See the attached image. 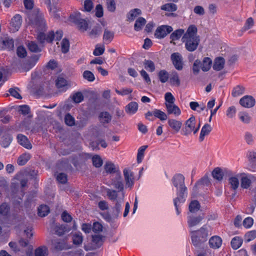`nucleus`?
I'll use <instances>...</instances> for the list:
<instances>
[{
	"label": "nucleus",
	"mask_w": 256,
	"mask_h": 256,
	"mask_svg": "<svg viewBox=\"0 0 256 256\" xmlns=\"http://www.w3.org/2000/svg\"><path fill=\"white\" fill-rule=\"evenodd\" d=\"M173 184L177 188V197L174 200V203L178 215L180 213V206L184 202L185 194H186L187 188L184 185V177L181 174H178L172 178Z\"/></svg>",
	"instance_id": "f257e3e1"
},
{
	"label": "nucleus",
	"mask_w": 256,
	"mask_h": 256,
	"mask_svg": "<svg viewBox=\"0 0 256 256\" xmlns=\"http://www.w3.org/2000/svg\"><path fill=\"white\" fill-rule=\"evenodd\" d=\"M182 40L188 51L192 52L196 50L200 42V37L197 35L196 27L193 24L189 26Z\"/></svg>",
	"instance_id": "f03ea898"
},
{
	"label": "nucleus",
	"mask_w": 256,
	"mask_h": 256,
	"mask_svg": "<svg viewBox=\"0 0 256 256\" xmlns=\"http://www.w3.org/2000/svg\"><path fill=\"white\" fill-rule=\"evenodd\" d=\"M106 194L110 200L116 202L113 211L116 216H118L120 212L122 204L124 201V193L120 194L116 190L108 188L106 190Z\"/></svg>",
	"instance_id": "7ed1b4c3"
},
{
	"label": "nucleus",
	"mask_w": 256,
	"mask_h": 256,
	"mask_svg": "<svg viewBox=\"0 0 256 256\" xmlns=\"http://www.w3.org/2000/svg\"><path fill=\"white\" fill-rule=\"evenodd\" d=\"M208 236L207 226H203L197 230L190 232V236L193 244L196 246L206 242Z\"/></svg>",
	"instance_id": "20e7f679"
},
{
	"label": "nucleus",
	"mask_w": 256,
	"mask_h": 256,
	"mask_svg": "<svg viewBox=\"0 0 256 256\" xmlns=\"http://www.w3.org/2000/svg\"><path fill=\"white\" fill-rule=\"evenodd\" d=\"M28 22L34 26L38 27L40 30L44 28L46 26L44 15L38 10H34L28 16Z\"/></svg>",
	"instance_id": "39448f33"
},
{
	"label": "nucleus",
	"mask_w": 256,
	"mask_h": 256,
	"mask_svg": "<svg viewBox=\"0 0 256 256\" xmlns=\"http://www.w3.org/2000/svg\"><path fill=\"white\" fill-rule=\"evenodd\" d=\"M14 48V41L12 38L4 36L0 37V49L11 50Z\"/></svg>",
	"instance_id": "423d86ee"
},
{
	"label": "nucleus",
	"mask_w": 256,
	"mask_h": 256,
	"mask_svg": "<svg viewBox=\"0 0 256 256\" xmlns=\"http://www.w3.org/2000/svg\"><path fill=\"white\" fill-rule=\"evenodd\" d=\"M242 175H243L242 174H231L228 179L230 188L235 193L240 186L239 180Z\"/></svg>",
	"instance_id": "0eeeda50"
},
{
	"label": "nucleus",
	"mask_w": 256,
	"mask_h": 256,
	"mask_svg": "<svg viewBox=\"0 0 256 256\" xmlns=\"http://www.w3.org/2000/svg\"><path fill=\"white\" fill-rule=\"evenodd\" d=\"M126 188H132L134 184V174L128 168H125L123 171Z\"/></svg>",
	"instance_id": "6e6552de"
},
{
	"label": "nucleus",
	"mask_w": 256,
	"mask_h": 256,
	"mask_svg": "<svg viewBox=\"0 0 256 256\" xmlns=\"http://www.w3.org/2000/svg\"><path fill=\"white\" fill-rule=\"evenodd\" d=\"M195 127L196 118L194 116H192L185 122V127L183 130V134L188 136L191 134L192 132H194Z\"/></svg>",
	"instance_id": "1a4fd4ad"
},
{
	"label": "nucleus",
	"mask_w": 256,
	"mask_h": 256,
	"mask_svg": "<svg viewBox=\"0 0 256 256\" xmlns=\"http://www.w3.org/2000/svg\"><path fill=\"white\" fill-rule=\"evenodd\" d=\"M172 31V28L170 26L165 25L161 26L156 28L154 36L157 38H162Z\"/></svg>",
	"instance_id": "9d476101"
},
{
	"label": "nucleus",
	"mask_w": 256,
	"mask_h": 256,
	"mask_svg": "<svg viewBox=\"0 0 256 256\" xmlns=\"http://www.w3.org/2000/svg\"><path fill=\"white\" fill-rule=\"evenodd\" d=\"M112 184L114 186V188L117 189L118 192L120 194L122 193H124V185L122 180L120 173L118 172L116 174V178L112 179ZM117 192V190H116Z\"/></svg>",
	"instance_id": "9b49d317"
},
{
	"label": "nucleus",
	"mask_w": 256,
	"mask_h": 256,
	"mask_svg": "<svg viewBox=\"0 0 256 256\" xmlns=\"http://www.w3.org/2000/svg\"><path fill=\"white\" fill-rule=\"evenodd\" d=\"M204 214L194 216L192 214L188 216V224L189 228H192L199 224L204 219Z\"/></svg>",
	"instance_id": "f8f14e48"
},
{
	"label": "nucleus",
	"mask_w": 256,
	"mask_h": 256,
	"mask_svg": "<svg viewBox=\"0 0 256 256\" xmlns=\"http://www.w3.org/2000/svg\"><path fill=\"white\" fill-rule=\"evenodd\" d=\"M170 58L175 68L179 70H182L183 68L182 55L178 52H174L172 54Z\"/></svg>",
	"instance_id": "ddd939ff"
},
{
	"label": "nucleus",
	"mask_w": 256,
	"mask_h": 256,
	"mask_svg": "<svg viewBox=\"0 0 256 256\" xmlns=\"http://www.w3.org/2000/svg\"><path fill=\"white\" fill-rule=\"evenodd\" d=\"M255 102L254 98L250 96H245L240 100V104L246 108H252L254 106Z\"/></svg>",
	"instance_id": "4468645a"
},
{
	"label": "nucleus",
	"mask_w": 256,
	"mask_h": 256,
	"mask_svg": "<svg viewBox=\"0 0 256 256\" xmlns=\"http://www.w3.org/2000/svg\"><path fill=\"white\" fill-rule=\"evenodd\" d=\"M22 22V16L20 14L15 15L11 20L10 29L13 32L18 31L21 26Z\"/></svg>",
	"instance_id": "2eb2a0df"
},
{
	"label": "nucleus",
	"mask_w": 256,
	"mask_h": 256,
	"mask_svg": "<svg viewBox=\"0 0 256 256\" xmlns=\"http://www.w3.org/2000/svg\"><path fill=\"white\" fill-rule=\"evenodd\" d=\"M165 105L168 114H172L175 116H178L180 114V110L174 103L171 104H165Z\"/></svg>",
	"instance_id": "dca6fc26"
},
{
	"label": "nucleus",
	"mask_w": 256,
	"mask_h": 256,
	"mask_svg": "<svg viewBox=\"0 0 256 256\" xmlns=\"http://www.w3.org/2000/svg\"><path fill=\"white\" fill-rule=\"evenodd\" d=\"M168 124L169 126L175 132H178L181 129L182 123V121L176 119H168Z\"/></svg>",
	"instance_id": "f3484780"
},
{
	"label": "nucleus",
	"mask_w": 256,
	"mask_h": 256,
	"mask_svg": "<svg viewBox=\"0 0 256 256\" xmlns=\"http://www.w3.org/2000/svg\"><path fill=\"white\" fill-rule=\"evenodd\" d=\"M54 36V32H50L47 36L43 32H40L37 36V38L41 43L44 42L45 41L47 42H52Z\"/></svg>",
	"instance_id": "a211bd4d"
},
{
	"label": "nucleus",
	"mask_w": 256,
	"mask_h": 256,
	"mask_svg": "<svg viewBox=\"0 0 256 256\" xmlns=\"http://www.w3.org/2000/svg\"><path fill=\"white\" fill-rule=\"evenodd\" d=\"M17 140L19 144L25 148L27 149L32 148V146L25 136L22 134H18L17 136Z\"/></svg>",
	"instance_id": "6ab92c4d"
},
{
	"label": "nucleus",
	"mask_w": 256,
	"mask_h": 256,
	"mask_svg": "<svg viewBox=\"0 0 256 256\" xmlns=\"http://www.w3.org/2000/svg\"><path fill=\"white\" fill-rule=\"evenodd\" d=\"M104 169L105 172L108 174H114L116 173V174L118 172H120L118 168L110 162H106L104 166Z\"/></svg>",
	"instance_id": "aec40b11"
},
{
	"label": "nucleus",
	"mask_w": 256,
	"mask_h": 256,
	"mask_svg": "<svg viewBox=\"0 0 256 256\" xmlns=\"http://www.w3.org/2000/svg\"><path fill=\"white\" fill-rule=\"evenodd\" d=\"M138 110V104L134 102H130L125 107V111L129 115L134 114Z\"/></svg>",
	"instance_id": "412c9836"
},
{
	"label": "nucleus",
	"mask_w": 256,
	"mask_h": 256,
	"mask_svg": "<svg viewBox=\"0 0 256 256\" xmlns=\"http://www.w3.org/2000/svg\"><path fill=\"white\" fill-rule=\"evenodd\" d=\"M212 128L211 126L206 124L202 128L200 135L199 136V140L202 142L204 140L205 136H208L211 132Z\"/></svg>",
	"instance_id": "4be33fe9"
},
{
	"label": "nucleus",
	"mask_w": 256,
	"mask_h": 256,
	"mask_svg": "<svg viewBox=\"0 0 256 256\" xmlns=\"http://www.w3.org/2000/svg\"><path fill=\"white\" fill-rule=\"evenodd\" d=\"M222 243L221 238L218 236L212 237L209 240V244L211 248H219Z\"/></svg>",
	"instance_id": "5701e85b"
},
{
	"label": "nucleus",
	"mask_w": 256,
	"mask_h": 256,
	"mask_svg": "<svg viewBox=\"0 0 256 256\" xmlns=\"http://www.w3.org/2000/svg\"><path fill=\"white\" fill-rule=\"evenodd\" d=\"M104 242V237L100 234H96L92 236V244L95 248L100 246Z\"/></svg>",
	"instance_id": "b1692460"
},
{
	"label": "nucleus",
	"mask_w": 256,
	"mask_h": 256,
	"mask_svg": "<svg viewBox=\"0 0 256 256\" xmlns=\"http://www.w3.org/2000/svg\"><path fill=\"white\" fill-rule=\"evenodd\" d=\"M245 92V88L242 85H238L234 87L232 92V95L234 98L242 95Z\"/></svg>",
	"instance_id": "393cba45"
},
{
	"label": "nucleus",
	"mask_w": 256,
	"mask_h": 256,
	"mask_svg": "<svg viewBox=\"0 0 256 256\" xmlns=\"http://www.w3.org/2000/svg\"><path fill=\"white\" fill-rule=\"evenodd\" d=\"M224 63L225 60L224 58L220 57L217 58L214 60L213 68L217 71L220 70L224 68Z\"/></svg>",
	"instance_id": "a878e982"
},
{
	"label": "nucleus",
	"mask_w": 256,
	"mask_h": 256,
	"mask_svg": "<svg viewBox=\"0 0 256 256\" xmlns=\"http://www.w3.org/2000/svg\"><path fill=\"white\" fill-rule=\"evenodd\" d=\"M98 118L102 124L109 123L112 120V116L107 112H103L100 114Z\"/></svg>",
	"instance_id": "bb28decb"
},
{
	"label": "nucleus",
	"mask_w": 256,
	"mask_h": 256,
	"mask_svg": "<svg viewBox=\"0 0 256 256\" xmlns=\"http://www.w3.org/2000/svg\"><path fill=\"white\" fill-rule=\"evenodd\" d=\"M70 229L68 228L66 225L63 224L56 225L54 228L55 233L59 236L63 235L66 232L70 231Z\"/></svg>",
	"instance_id": "cd10ccee"
},
{
	"label": "nucleus",
	"mask_w": 256,
	"mask_h": 256,
	"mask_svg": "<svg viewBox=\"0 0 256 256\" xmlns=\"http://www.w3.org/2000/svg\"><path fill=\"white\" fill-rule=\"evenodd\" d=\"M170 82L171 85L179 86L180 85V80L178 74L176 72H172L170 77Z\"/></svg>",
	"instance_id": "c85d7f7f"
},
{
	"label": "nucleus",
	"mask_w": 256,
	"mask_h": 256,
	"mask_svg": "<svg viewBox=\"0 0 256 256\" xmlns=\"http://www.w3.org/2000/svg\"><path fill=\"white\" fill-rule=\"evenodd\" d=\"M12 140V138L10 135L6 134L2 138L0 144L2 147L6 148L10 145Z\"/></svg>",
	"instance_id": "c756f323"
},
{
	"label": "nucleus",
	"mask_w": 256,
	"mask_h": 256,
	"mask_svg": "<svg viewBox=\"0 0 256 256\" xmlns=\"http://www.w3.org/2000/svg\"><path fill=\"white\" fill-rule=\"evenodd\" d=\"M40 58V56L34 55L32 56L30 60L28 63L25 64L24 69L28 71L31 69L36 64Z\"/></svg>",
	"instance_id": "7c9ffc66"
},
{
	"label": "nucleus",
	"mask_w": 256,
	"mask_h": 256,
	"mask_svg": "<svg viewBox=\"0 0 256 256\" xmlns=\"http://www.w3.org/2000/svg\"><path fill=\"white\" fill-rule=\"evenodd\" d=\"M240 178V186L244 189H248L250 186L252 182L250 178L245 176H241Z\"/></svg>",
	"instance_id": "2f4dec72"
},
{
	"label": "nucleus",
	"mask_w": 256,
	"mask_h": 256,
	"mask_svg": "<svg viewBox=\"0 0 256 256\" xmlns=\"http://www.w3.org/2000/svg\"><path fill=\"white\" fill-rule=\"evenodd\" d=\"M212 176L214 179L221 181L223 178L224 172L221 168H216L212 172Z\"/></svg>",
	"instance_id": "473e14b6"
},
{
	"label": "nucleus",
	"mask_w": 256,
	"mask_h": 256,
	"mask_svg": "<svg viewBox=\"0 0 256 256\" xmlns=\"http://www.w3.org/2000/svg\"><path fill=\"white\" fill-rule=\"evenodd\" d=\"M31 156L30 154H23L18 158L17 162L20 166H24L28 162Z\"/></svg>",
	"instance_id": "72a5a7b5"
},
{
	"label": "nucleus",
	"mask_w": 256,
	"mask_h": 256,
	"mask_svg": "<svg viewBox=\"0 0 256 256\" xmlns=\"http://www.w3.org/2000/svg\"><path fill=\"white\" fill-rule=\"evenodd\" d=\"M212 61L209 58H204L203 60L202 63L201 64L202 70L204 72H208L211 67Z\"/></svg>",
	"instance_id": "f704fd0d"
},
{
	"label": "nucleus",
	"mask_w": 256,
	"mask_h": 256,
	"mask_svg": "<svg viewBox=\"0 0 256 256\" xmlns=\"http://www.w3.org/2000/svg\"><path fill=\"white\" fill-rule=\"evenodd\" d=\"M146 24V20L144 18L140 17L138 18V19L136 21L134 25V30L136 31L141 30Z\"/></svg>",
	"instance_id": "c9c22d12"
},
{
	"label": "nucleus",
	"mask_w": 256,
	"mask_h": 256,
	"mask_svg": "<svg viewBox=\"0 0 256 256\" xmlns=\"http://www.w3.org/2000/svg\"><path fill=\"white\" fill-rule=\"evenodd\" d=\"M242 240L239 236L234 237L231 241V246L233 249H238L242 244Z\"/></svg>",
	"instance_id": "e433bc0d"
},
{
	"label": "nucleus",
	"mask_w": 256,
	"mask_h": 256,
	"mask_svg": "<svg viewBox=\"0 0 256 256\" xmlns=\"http://www.w3.org/2000/svg\"><path fill=\"white\" fill-rule=\"evenodd\" d=\"M29 50L33 52H38L41 51V48L38 46L37 44L34 41L28 42L27 44Z\"/></svg>",
	"instance_id": "4c0bfd02"
},
{
	"label": "nucleus",
	"mask_w": 256,
	"mask_h": 256,
	"mask_svg": "<svg viewBox=\"0 0 256 256\" xmlns=\"http://www.w3.org/2000/svg\"><path fill=\"white\" fill-rule=\"evenodd\" d=\"M50 212V208L46 205H41L38 208V214L41 217H44Z\"/></svg>",
	"instance_id": "58836bf2"
},
{
	"label": "nucleus",
	"mask_w": 256,
	"mask_h": 256,
	"mask_svg": "<svg viewBox=\"0 0 256 256\" xmlns=\"http://www.w3.org/2000/svg\"><path fill=\"white\" fill-rule=\"evenodd\" d=\"M200 204L199 202L196 200H194L191 202L189 204V210L190 212H196L200 208Z\"/></svg>",
	"instance_id": "ea45409f"
},
{
	"label": "nucleus",
	"mask_w": 256,
	"mask_h": 256,
	"mask_svg": "<svg viewBox=\"0 0 256 256\" xmlns=\"http://www.w3.org/2000/svg\"><path fill=\"white\" fill-rule=\"evenodd\" d=\"M114 36V32L107 29H105L103 36L104 40L107 43H110L112 40Z\"/></svg>",
	"instance_id": "a19ab883"
},
{
	"label": "nucleus",
	"mask_w": 256,
	"mask_h": 256,
	"mask_svg": "<svg viewBox=\"0 0 256 256\" xmlns=\"http://www.w3.org/2000/svg\"><path fill=\"white\" fill-rule=\"evenodd\" d=\"M140 14V10L138 8H134L130 12L127 17L130 21H132L136 16Z\"/></svg>",
	"instance_id": "79ce46f5"
},
{
	"label": "nucleus",
	"mask_w": 256,
	"mask_h": 256,
	"mask_svg": "<svg viewBox=\"0 0 256 256\" xmlns=\"http://www.w3.org/2000/svg\"><path fill=\"white\" fill-rule=\"evenodd\" d=\"M154 116L160 120H165L168 118L167 114L165 112L158 109H155L154 110Z\"/></svg>",
	"instance_id": "37998d69"
},
{
	"label": "nucleus",
	"mask_w": 256,
	"mask_h": 256,
	"mask_svg": "<svg viewBox=\"0 0 256 256\" xmlns=\"http://www.w3.org/2000/svg\"><path fill=\"white\" fill-rule=\"evenodd\" d=\"M177 8L176 5L172 3L166 4L161 6V9L162 10L172 12L176 11Z\"/></svg>",
	"instance_id": "c03bdc74"
},
{
	"label": "nucleus",
	"mask_w": 256,
	"mask_h": 256,
	"mask_svg": "<svg viewBox=\"0 0 256 256\" xmlns=\"http://www.w3.org/2000/svg\"><path fill=\"white\" fill-rule=\"evenodd\" d=\"M147 148V146H140L138 150L137 154V162L138 163H140L142 162L144 157V152Z\"/></svg>",
	"instance_id": "a18cd8bd"
},
{
	"label": "nucleus",
	"mask_w": 256,
	"mask_h": 256,
	"mask_svg": "<svg viewBox=\"0 0 256 256\" xmlns=\"http://www.w3.org/2000/svg\"><path fill=\"white\" fill-rule=\"evenodd\" d=\"M56 84L58 88H62L68 85V82L64 78L58 76L56 80Z\"/></svg>",
	"instance_id": "49530a36"
},
{
	"label": "nucleus",
	"mask_w": 256,
	"mask_h": 256,
	"mask_svg": "<svg viewBox=\"0 0 256 256\" xmlns=\"http://www.w3.org/2000/svg\"><path fill=\"white\" fill-rule=\"evenodd\" d=\"M144 68L150 72H153L155 70V66L153 62L150 60H145L144 62Z\"/></svg>",
	"instance_id": "de8ad7c7"
},
{
	"label": "nucleus",
	"mask_w": 256,
	"mask_h": 256,
	"mask_svg": "<svg viewBox=\"0 0 256 256\" xmlns=\"http://www.w3.org/2000/svg\"><path fill=\"white\" fill-rule=\"evenodd\" d=\"M184 33V30L179 29L176 30L170 34V38L172 40H178L181 37Z\"/></svg>",
	"instance_id": "09e8293b"
},
{
	"label": "nucleus",
	"mask_w": 256,
	"mask_h": 256,
	"mask_svg": "<svg viewBox=\"0 0 256 256\" xmlns=\"http://www.w3.org/2000/svg\"><path fill=\"white\" fill-rule=\"evenodd\" d=\"M158 76L160 80L162 83H164L167 82L168 79V74L165 70H161L158 74Z\"/></svg>",
	"instance_id": "8fccbe9b"
},
{
	"label": "nucleus",
	"mask_w": 256,
	"mask_h": 256,
	"mask_svg": "<svg viewBox=\"0 0 256 256\" xmlns=\"http://www.w3.org/2000/svg\"><path fill=\"white\" fill-rule=\"evenodd\" d=\"M48 249L46 246H40L35 250V256H47Z\"/></svg>",
	"instance_id": "3c124183"
},
{
	"label": "nucleus",
	"mask_w": 256,
	"mask_h": 256,
	"mask_svg": "<svg viewBox=\"0 0 256 256\" xmlns=\"http://www.w3.org/2000/svg\"><path fill=\"white\" fill-rule=\"evenodd\" d=\"M92 162L94 166L96 168L100 167L103 164L102 158L98 155H95L92 158Z\"/></svg>",
	"instance_id": "603ef678"
},
{
	"label": "nucleus",
	"mask_w": 256,
	"mask_h": 256,
	"mask_svg": "<svg viewBox=\"0 0 256 256\" xmlns=\"http://www.w3.org/2000/svg\"><path fill=\"white\" fill-rule=\"evenodd\" d=\"M256 238V230H253L246 232L244 236V240L250 242Z\"/></svg>",
	"instance_id": "864d4df0"
},
{
	"label": "nucleus",
	"mask_w": 256,
	"mask_h": 256,
	"mask_svg": "<svg viewBox=\"0 0 256 256\" xmlns=\"http://www.w3.org/2000/svg\"><path fill=\"white\" fill-rule=\"evenodd\" d=\"M236 112V109L234 106H230L226 111V116L229 118H232L235 117Z\"/></svg>",
	"instance_id": "5fc2aeb1"
},
{
	"label": "nucleus",
	"mask_w": 256,
	"mask_h": 256,
	"mask_svg": "<svg viewBox=\"0 0 256 256\" xmlns=\"http://www.w3.org/2000/svg\"><path fill=\"white\" fill-rule=\"evenodd\" d=\"M70 48V42L68 40L64 38L62 40L61 42V50L62 52L66 54L69 50Z\"/></svg>",
	"instance_id": "6e6d98bb"
},
{
	"label": "nucleus",
	"mask_w": 256,
	"mask_h": 256,
	"mask_svg": "<svg viewBox=\"0 0 256 256\" xmlns=\"http://www.w3.org/2000/svg\"><path fill=\"white\" fill-rule=\"evenodd\" d=\"M64 122L68 126H73L75 124V120L72 116L68 114L65 116Z\"/></svg>",
	"instance_id": "4d7b16f0"
},
{
	"label": "nucleus",
	"mask_w": 256,
	"mask_h": 256,
	"mask_svg": "<svg viewBox=\"0 0 256 256\" xmlns=\"http://www.w3.org/2000/svg\"><path fill=\"white\" fill-rule=\"evenodd\" d=\"M73 242L75 244H80L82 243L83 238L80 232H78L73 235Z\"/></svg>",
	"instance_id": "13d9d810"
},
{
	"label": "nucleus",
	"mask_w": 256,
	"mask_h": 256,
	"mask_svg": "<svg viewBox=\"0 0 256 256\" xmlns=\"http://www.w3.org/2000/svg\"><path fill=\"white\" fill-rule=\"evenodd\" d=\"M240 120L244 123L248 124L250 122L251 118L249 114L246 112H240L239 113Z\"/></svg>",
	"instance_id": "bf43d9fd"
},
{
	"label": "nucleus",
	"mask_w": 256,
	"mask_h": 256,
	"mask_svg": "<svg viewBox=\"0 0 256 256\" xmlns=\"http://www.w3.org/2000/svg\"><path fill=\"white\" fill-rule=\"evenodd\" d=\"M9 211L10 207L6 203H4L0 206V214L2 216H6Z\"/></svg>",
	"instance_id": "052dcab7"
},
{
	"label": "nucleus",
	"mask_w": 256,
	"mask_h": 256,
	"mask_svg": "<svg viewBox=\"0 0 256 256\" xmlns=\"http://www.w3.org/2000/svg\"><path fill=\"white\" fill-rule=\"evenodd\" d=\"M52 244L56 250H62L64 248V243L62 240H54L52 241Z\"/></svg>",
	"instance_id": "680f3d73"
},
{
	"label": "nucleus",
	"mask_w": 256,
	"mask_h": 256,
	"mask_svg": "<svg viewBox=\"0 0 256 256\" xmlns=\"http://www.w3.org/2000/svg\"><path fill=\"white\" fill-rule=\"evenodd\" d=\"M201 62L200 60H196L194 61L192 66V72L194 74L197 75L200 70Z\"/></svg>",
	"instance_id": "e2e57ef3"
},
{
	"label": "nucleus",
	"mask_w": 256,
	"mask_h": 256,
	"mask_svg": "<svg viewBox=\"0 0 256 256\" xmlns=\"http://www.w3.org/2000/svg\"><path fill=\"white\" fill-rule=\"evenodd\" d=\"M74 102L76 103H80L84 100V96L81 92H77L72 96Z\"/></svg>",
	"instance_id": "0e129e2a"
},
{
	"label": "nucleus",
	"mask_w": 256,
	"mask_h": 256,
	"mask_svg": "<svg viewBox=\"0 0 256 256\" xmlns=\"http://www.w3.org/2000/svg\"><path fill=\"white\" fill-rule=\"evenodd\" d=\"M83 77L84 79L89 82H93L95 79V77L93 73L89 70H85L84 72Z\"/></svg>",
	"instance_id": "69168bd1"
},
{
	"label": "nucleus",
	"mask_w": 256,
	"mask_h": 256,
	"mask_svg": "<svg viewBox=\"0 0 256 256\" xmlns=\"http://www.w3.org/2000/svg\"><path fill=\"white\" fill-rule=\"evenodd\" d=\"M93 3L91 0H86L84 3V10L85 12H90L93 8Z\"/></svg>",
	"instance_id": "338daca9"
},
{
	"label": "nucleus",
	"mask_w": 256,
	"mask_h": 256,
	"mask_svg": "<svg viewBox=\"0 0 256 256\" xmlns=\"http://www.w3.org/2000/svg\"><path fill=\"white\" fill-rule=\"evenodd\" d=\"M247 156L249 162L252 164L256 162V152L254 151H249L247 154Z\"/></svg>",
	"instance_id": "774afa93"
}]
</instances>
